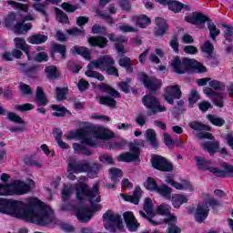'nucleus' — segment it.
Returning a JSON list of instances; mask_svg holds the SVG:
<instances>
[{
    "label": "nucleus",
    "instance_id": "nucleus-64",
    "mask_svg": "<svg viewBox=\"0 0 233 233\" xmlns=\"http://www.w3.org/2000/svg\"><path fill=\"white\" fill-rule=\"evenodd\" d=\"M198 99H199V95L198 94V91L196 89L191 90V96L189 97L190 106H192L194 103H198Z\"/></svg>",
    "mask_w": 233,
    "mask_h": 233
},
{
    "label": "nucleus",
    "instance_id": "nucleus-29",
    "mask_svg": "<svg viewBox=\"0 0 233 233\" xmlns=\"http://www.w3.org/2000/svg\"><path fill=\"white\" fill-rule=\"evenodd\" d=\"M28 43L31 45H41L48 41V36L41 34H36L27 38Z\"/></svg>",
    "mask_w": 233,
    "mask_h": 233
},
{
    "label": "nucleus",
    "instance_id": "nucleus-47",
    "mask_svg": "<svg viewBox=\"0 0 233 233\" xmlns=\"http://www.w3.org/2000/svg\"><path fill=\"white\" fill-rule=\"evenodd\" d=\"M73 148L75 152L78 154H83V156H92L90 150L86 149L85 146L81 144H73Z\"/></svg>",
    "mask_w": 233,
    "mask_h": 233
},
{
    "label": "nucleus",
    "instance_id": "nucleus-34",
    "mask_svg": "<svg viewBox=\"0 0 233 233\" xmlns=\"http://www.w3.org/2000/svg\"><path fill=\"white\" fill-rule=\"evenodd\" d=\"M96 99L100 105H106V106H110V108H116V105H117V102L110 96H98Z\"/></svg>",
    "mask_w": 233,
    "mask_h": 233
},
{
    "label": "nucleus",
    "instance_id": "nucleus-10",
    "mask_svg": "<svg viewBox=\"0 0 233 233\" xmlns=\"http://www.w3.org/2000/svg\"><path fill=\"white\" fill-rule=\"evenodd\" d=\"M89 162L86 160L79 161L72 158L68 162L67 172L70 174H83L88 170Z\"/></svg>",
    "mask_w": 233,
    "mask_h": 233
},
{
    "label": "nucleus",
    "instance_id": "nucleus-20",
    "mask_svg": "<svg viewBox=\"0 0 233 233\" xmlns=\"http://www.w3.org/2000/svg\"><path fill=\"white\" fill-rule=\"evenodd\" d=\"M109 174L111 176V180L113 184H108V188H116V183H119V179L123 177V171L119 168L112 167L109 169Z\"/></svg>",
    "mask_w": 233,
    "mask_h": 233
},
{
    "label": "nucleus",
    "instance_id": "nucleus-16",
    "mask_svg": "<svg viewBox=\"0 0 233 233\" xmlns=\"http://www.w3.org/2000/svg\"><path fill=\"white\" fill-rule=\"evenodd\" d=\"M25 21H34V15H27L22 19V23H17L14 27L15 34H23L32 29V24H25Z\"/></svg>",
    "mask_w": 233,
    "mask_h": 233
},
{
    "label": "nucleus",
    "instance_id": "nucleus-31",
    "mask_svg": "<svg viewBox=\"0 0 233 233\" xmlns=\"http://www.w3.org/2000/svg\"><path fill=\"white\" fill-rule=\"evenodd\" d=\"M99 170H101L100 164L89 162V167H87L86 174L88 177H91L92 179H94V177H97V174H99Z\"/></svg>",
    "mask_w": 233,
    "mask_h": 233
},
{
    "label": "nucleus",
    "instance_id": "nucleus-24",
    "mask_svg": "<svg viewBox=\"0 0 233 233\" xmlns=\"http://www.w3.org/2000/svg\"><path fill=\"white\" fill-rule=\"evenodd\" d=\"M201 147L205 152H208L210 156H214L218 150H219V142L215 141V142H205L201 144Z\"/></svg>",
    "mask_w": 233,
    "mask_h": 233
},
{
    "label": "nucleus",
    "instance_id": "nucleus-28",
    "mask_svg": "<svg viewBox=\"0 0 233 233\" xmlns=\"http://www.w3.org/2000/svg\"><path fill=\"white\" fill-rule=\"evenodd\" d=\"M157 135L156 134V130L147 129L146 131V140L149 142V145L153 147V148H157L159 145L157 144Z\"/></svg>",
    "mask_w": 233,
    "mask_h": 233
},
{
    "label": "nucleus",
    "instance_id": "nucleus-54",
    "mask_svg": "<svg viewBox=\"0 0 233 233\" xmlns=\"http://www.w3.org/2000/svg\"><path fill=\"white\" fill-rule=\"evenodd\" d=\"M16 20H17V17H16V15H15V13H10V14L7 15V16L5 17V26H7V27L12 26V25H14Z\"/></svg>",
    "mask_w": 233,
    "mask_h": 233
},
{
    "label": "nucleus",
    "instance_id": "nucleus-57",
    "mask_svg": "<svg viewBox=\"0 0 233 233\" xmlns=\"http://www.w3.org/2000/svg\"><path fill=\"white\" fill-rule=\"evenodd\" d=\"M209 86L214 88V90H225V84L218 80L210 81Z\"/></svg>",
    "mask_w": 233,
    "mask_h": 233
},
{
    "label": "nucleus",
    "instance_id": "nucleus-39",
    "mask_svg": "<svg viewBox=\"0 0 233 233\" xmlns=\"http://www.w3.org/2000/svg\"><path fill=\"white\" fill-rule=\"evenodd\" d=\"M127 41H128V38L125 35L116 36V48L118 54H126L125 47L119 45V43H127Z\"/></svg>",
    "mask_w": 233,
    "mask_h": 233
},
{
    "label": "nucleus",
    "instance_id": "nucleus-2",
    "mask_svg": "<svg viewBox=\"0 0 233 233\" xmlns=\"http://www.w3.org/2000/svg\"><path fill=\"white\" fill-rule=\"evenodd\" d=\"M76 199L78 201H85L88 199L92 210L88 208H80L76 212V218L81 223H87L92 219V213L101 210V205L96 204L101 201V196L99 195V185L96 183L91 189H88V186L85 183H78L76 185Z\"/></svg>",
    "mask_w": 233,
    "mask_h": 233
},
{
    "label": "nucleus",
    "instance_id": "nucleus-15",
    "mask_svg": "<svg viewBox=\"0 0 233 233\" xmlns=\"http://www.w3.org/2000/svg\"><path fill=\"white\" fill-rule=\"evenodd\" d=\"M123 218L127 228L130 232H136V230L139 228V223L137 222V219H136V217L132 211L125 212L123 214Z\"/></svg>",
    "mask_w": 233,
    "mask_h": 233
},
{
    "label": "nucleus",
    "instance_id": "nucleus-38",
    "mask_svg": "<svg viewBox=\"0 0 233 233\" xmlns=\"http://www.w3.org/2000/svg\"><path fill=\"white\" fill-rule=\"evenodd\" d=\"M155 192H157L166 199H170V194H172V189L167 186H161V187L158 186V187Z\"/></svg>",
    "mask_w": 233,
    "mask_h": 233
},
{
    "label": "nucleus",
    "instance_id": "nucleus-56",
    "mask_svg": "<svg viewBox=\"0 0 233 233\" xmlns=\"http://www.w3.org/2000/svg\"><path fill=\"white\" fill-rule=\"evenodd\" d=\"M7 119H9V121H12L13 123H18V124L25 123L23 121V118H21L19 116H17L15 113H13V112L8 113Z\"/></svg>",
    "mask_w": 233,
    "mask_h": 233
},
{
    "label": "nucleus",
    "instance_id": "nucleus-5",
    "mask_svg": "<svg viewBox=\"0 0 233 233\" xmlns=\"http://www.w3.org/2000/svg\"><path fill=\"white\" fill-rule=\"evenodd\" d=\"M171 66L176 74H185L187 70H197V72H207V67L195 59L184 58L181 60L179 56H175L171 61Z\"/></svg>",
    "mask_w": 233,
    "mask_h": 233
},
{
    "label": "nucleus",
    "instance_id": "nucleus-7",
    "mask_svg": "<svg viewBox=\"0 0 233 233\" xmlns=\"http://www.w3.org/2000/svg\"><path fill=\"white\" fill-rule=\"evenodd\" d=\"M104 228L109 232H115L116 228H123V218L121 215L114 213L112 210H107L103 215Z\"/></svg>",
    "mask_w": 233,
    "mask_h": 233
},
{
    "label": "nucleus",
    "instance_id": "nucleus-18",
    "mask_svg": "<svg viewBox=\"0 0 233 233\" xmlns=\"http://www.w3.org/2000/svg\"><path fill=\"white\" fill-rule=\"evenodd\" d=\"M156 3H159V5H163L164 6L167 5L169 10L171 12H175V14H177L183 10L185 7L183 4L175 1V0H155Z\"/></svg>",
    "mask_w": 233,
    "mask_h": 233
},
{
    "label": "nucleus",
    "instance_id": "nucleus-14",
    "mask_svg": "<svg viewBox=\"0 0 233 233\" xmlns=\"http://www.w3.org/2000/svg\"><path fill=\"white\" fill-rule=\"evenodd\" d=\"M164 98L169 105H174V99H181V89L179 86H167Z\"/></svg>",
    "mask_w": 233,
    "mask_h": 233
},
{
    "label": "nucleus",
    "instance_id": "nucleus-9",
    "mask_svg": "<svg viewBox=\"0 0 233 233\" xmlns=\"http://www.w3.org/2000/svg\"><path fill=\"white\" fill-rule=\"evenodd\" d=\"M142 103L146 108L150 110L147 112V116H156V114L159 112L167 111V107L161 106V104H159V100H157V97L152 95H146L142 98Z\"/></svg>",
    "mask_w": 233,
    "mask_h": 233
},
{
    "label": "nucleus",
    "instance_id": "nucleus-49",
    "mask_svg": "<svg viewBox=\"0 0 233 233\" xmlns=\"http://www.w3.org/2000/svg\"><path fill=\"white\" fill-rule=\"evenodd\" d=\"M207 117L208 121L212 123V125H215V127H223V125H225V119L221 117H218L212 115H208Z\"/></svg>",
    "mask_w": 233,
    "mask_h": 233
},
{
    "label": "nucleus",
    "instance_id": "nucleus-46",
    "mask_svg": "<svg viewBox=\"0 0 233 233\" xmlns=\"http://www.w3.org/2000/svg\"><path fill=\"white\" fill-rule=\"evenodd\" d=\"M170 210H172V207L166 203H163L157 208V214H161L162 216H168V214H170Z\"/></svg>",
    "mask_w": 233,
    "mask_h": 233
},
{
    "label": "nucleus",
    "instance_id": "nucleus-12",
    "mask_svg": "<svg viewBox=\"0 0 233 233\" xmlns=\"http://www.w3.org/2000/svg\"><path fill=\"white\" fill-rule=\"evenodd\" d=\"M152 167L160 172H172L174 167L167 160V158L161 156H155L152 158Z\"/></svg>",
    "mask_w": 233,
    "mask_h": 233
},
{
    "label": "nucleus",
    "instance_id": "nucleus-32",
    "mask_svg": "<svg viewBox=\"0 0 233 233\" xmlns=\"http://www.w3.org/2000/svg\"><path fill=\"white\" fill-rule=\"evenodd\" d=\"M190 128L196 130L197 132H210V127L201 123V122H190Z\"/></svg>",
    "mask_w": 233,
    "mask_h": 233
},
{
    "label": "nucleus",
    "instance_id": "nucleus-30",
    "mask_svg": "<svg viewBox=\"0 0 233 233\" xmlns=\"http://www.w3.org/2000/svg\"><path fill=\"white\" fill-rule=\"evenodd\" d=\"M177 221V218L176 216L171 215L167 220L166 223H167L168 227V233H181V229L176 226V222Z\"/></svg>",
    "mask_w": 233,
    "mask_h": 233
},
{
    "label": "nucleus",
    "instance_id": "nucleus-27",
    "mask_svg": "<svg viewBox=\"0 0 233 233\" xmlns=\"http://www.w3.org/2000/svg\"><path fill=\"white\" fill-rule=\"evenodd\" d=\"M71 54H73V56H76L77 54L78 56H82V57H85V59L90 61V50L85 46H74L71 49Z\"/></svg>",
    "mask_w": 233,
    "mask_h": 233
},
{
    "label": "nucleus",
    "instance_id": "nucleus-13",
    "mask_svg": "<svg viewBox=\"0 0 233 233\" xmlns=\"http://www.w3.org/2000/svg\"><path fill=\"white\" fill-rule=\"evenodd\" d=\"M140 80L142 83H144V86L147 90H150L151 92H156V90H159L161 88V80H158L156 77H148V76L141 73L139 75Z\"/></svg>",
    "mask_w": 233,
    "mask_h": 233
},
{
    "label": "nucleus",
    "instance_id": "nucleus-63",
    "mask_svg": "<svg viewBox=\"0 0 233 233\" xmlns=\"http://www.w3.org/2000/svg\"><path fill=\"white\" fill-rule=\"evenodd\" d=\"M53 110H56L55 113H53V115L56 116L57 117H61L63 116H65V107L61 106H57L55 105L52 106Z\"/></svg>",
    "mask_w": 233,
    "mask_h": 233
},
{
    "label": "nucleus",
    "instance_id": "nucleus-50",
    "mask_svg": "<svg viewBox=\"0 0 233 233\" xmlns=\"http://www.w3.org/2000/svg\"><path fill=\"white\" fill-rule=\"evenodd\" d=\"M55 12L56 14V19L58 23H68V16L61 9L56 8Z\"/></svg>",
    "mask_w": 233,
    "mask_h": 233
},
{
    "label": "nucleus",
    "instance_id": "nucleus-43",
    "mask_svg": "<svg viewBox=\"0 0 233 233\" xmlns=\"http://www.w3.org/2000/svg\"><path fill=\"white\" fill-rule=\"evenodd\" d=\"M33 8L36 12H38L39 14L44 15V17H46V20L48 21V13L46 12L47 7H46V5H44V4H35V5H33Z\"/></svg>",
    "mask_w": 233,
    "mask_h": 233
},
{
    "label": "nucleus",
    "instance_id": "nucleus-52",
    "mask_svg": "<svg viewBox=\"0 0 233 233\" xmlns=\"http://www.w3.org/2000/svg\"><path fill=\"white\" fill-rule=\"evenodd\" d=\"M203 52L208 55V57H212V52L214 51V46L210 41H207L204 43L202 47Z\"/></svg>",
    "mask_w": 233,
    "mask_h": 233
},
{
    "label": "nucleus",
    "instance_id": "nucleus-58",
    "mask_svg": "<svg viewBox=\"0 0 233 233\" xmlns=\"http://www.w3.org/2000/svg\"><path fill=\"white\" fill-rule=\"evenodd\" d=\"M19 88L24 96H32V87L30 86L21 83Z\"/></svg>",
    "mask_w": 233,
    "mask_h": 233
},
{
    "label": "nucleus",
    "instance_id": "nucleus-23",
    "mask_svg": "<svg viewBox=\"0 0 233 233\" xmlns=\"http://www.w3.org/2000/svg\"><path fill=\"white\" fill-rule=\"evenodd\" d=\"M132 19L139 28H147V26L152 23V20L146 15H135Z\"/></svg>",
    "mask_w": 233,
    "mask_h": 233
},
{
    "label": "nucleus",
    "instance_id": "nucleus-35",
    "mask_svg": "<svg viewBox=\"0 0 233 233\" xmlns=\"http://www.w3.org/2000/svg\"><path fill=\"white\" fill-rule=\"evenodd\" d=\"M47 79H57L59 74H57V67L56 66H46L45 69Z\"/></svg>",
    "mask_w": 233,
    "mask_h": 233
},
{
    "label": "nucleus",
    "instance_id": "nucleus-21",
    "mask_svg": "<svg viewBox=\"0 0 233 233\" xmlns=\"http://www.w3.org/2000/svg\"><path fill=\"white\" fill-rule=\"evenodd\" d=\"M15 48L18 50H22L27 56V59L30 60V46L26 44V41L24 40L22 37H16L14 39Z\"/></svg>",
    "mask_w": 233,
    "mask_h": 233
},
{
    "label": "nucleus",
    "instance_id": "nucleus-8",
    "mask_svg": "<svg viewBox=\"0 0 233 233\" xmlns=\"http://www.w3.org/2000/svg\"><path fill=\"white\" fill-rule=\"evenodd\" d=\"M140 147H145V140H135L129 145L130 152H126L118 157V161H124L125 163H130L132 161L139 160Z\"/></svg>",
    "mask_w": 233,
    "mask_h": 233
},
{
    "label": "nucleus",
    "instance_id": "nucleus-40",
    "mask_svg": "<svg viewBox=\"0 0 233 233\" xmlns=\"http://www.w3.org/2000/svg\"><path fill=\"white\" fill-rule=\"evenodd\" d=\"M144 187L147 188V190H151V192H156L157 190V184L156 183V180L152 177H147L146 182H144Z\"/></svg>",
    "mask_w": 233,
    "mask_h": 233
},
{
    "label": "nucleus",
    "instance_id": "nucleus-25",
    "mask_svg": "<svg viewBox=\"0 0 233 233\" xmlns=\"http://www.w3.org/2000/svg\"><path fill=\"white\" fill-rule=\"evenodd\" d=\"M35 103L41 106H46L48 105V100L46 99V94L43 91V87L37 86L35 93Z\"/></svg>",
    "mask_w": 233,
    "mask_h": 233
},
{
    "label": "nucleus",
    "instance_id": "nucleus-26",
    "mask_svg": "<svg viewBox=\"0 0 233 233\" xmlns=\"http://www.w3.org/2000/svg\"><path fill=\"white\" fill-rule=\"evenodd\" d=\"M88 43L91 46H98L99 48H105L108 41L105 36H92L88 38Z\"/></svg>",
    "mask_w": 233,
    "mask_h": 233
},
{
    "label": "nucleus",
    "instance_id": "nucleus-37",
    "mask_svg": "<svg viewBox=\"0 0 233 233\" xmlns=\"http://www.w3.org/2000/svg\"><path fill=\"white\" fill-rule=\"evenodd\" d=\"M166 182L168 185H171V187H174L175 188H177V190H187L190 187V185H187V184H181L179 182H176L173 179H171L170 177H167L166 178Z\"/></svg>",
    "mask_w": 233,
    "mask_h": 233
},
{
    "label": "nucleus",
    "instance_id": "nucleus-61",
    "mask_svg": "<svg viewBox=\"0 0 233 233\" xmlns=\"http://www.w3.org/2000/svg\"><path fill=\"white\" fill-rule=\"evenodd\" d=\"M135 121L139 127H145V125L147 124V116H145V114L143 113H140L137 115Z\"/></svg>",
    "mask_w": 233,
    "mask_h": 233
},
{
    "label": "nucleus",
    "instance_id": "nucleus-60",
    "mask_svg": "<svg viewBox=\"0 0 233 233\" xmlns=\"http://www.w3.org/2000/svg\"><path fill=\"white\" fill-rule=\"evenodd\" d=\"M222 26L223 28H226L225 38L229 42L232 41L230 37L233 36V27L231 25H227L225 24H223Z\"/></svg>",
    "mask_w": 233,
    "mask_h": 233
},
{
    "label": "nucleus",
    "instance_id": "nucleus-19",
    "mask_svg": "<svg viewBox=\"0 0 233 233\" xmlns=\"http://www.w3.org/2000/svg\"><path fill=\"white\" fill-rule=\"evenodd\" d=\"M141 187H137L133 193V196H127L125 194H120V196L125 199V201H129V203H133L134 205H139V200L141 199Z\"/></svg>",
    "mask_w": 233,
    "mask_h": 233
},
{
    "label": "nucleus",
    "instance_id": "nucleus-59",
    "mask_svg": "<svg viewBox=\"0 0 233 233\" xmlns=\"http://www.w3.org/2000/svg\"><path fill=\"white\" fill-rule=\"evenodd\" d=\"M130 81V78H127V82L118 83L120 90H122V92H125V94H128V92H130V86L128 85Z\"/></svg>",
    "mask_w": 233,
    "mask_h": 233
},
{
    "label": "nucleus",
    "instance_id": "nucleus-48",
    "mask_svg": "<svg viewBox=\"0 0 233 233\" xmlns=\"http://www.w3.org/2000/svg\"><path fill=\"white\" fill-rule=\"evenodd\" d=\"M100 88H101V90H105V92L109 94V96H112V97H119L120 96L119 92H117L114 88L110 87V86H108L106 84H101Z\"/></svg>",
    "mask_w": 233,
    "mask_h": 233
},
{
    "label": "nucleus",
    "instance_id": "nucleus-6",
    "mask_svg": "<svg viewBox=\"0 0 233 233\" xmlns=\"http://www.w3.org/2000/svg\"><path fill=\"white\" fill-rule=\"evenodd\" d=\"M114 65H116V61H114V58L108 56H105L88 64V70L86 72V76L87 77H94L98 81H105V76L101 75V73L92 71V69L97 68L99 70H106L107 68L114 66Z\"/></svg>",
    "mask_w": 233,
    "mask_h": 233
},
{
    "label": "nucleus",
    "instance_id": "nucleus-36",
    "mask_svg": "<svg viewBox=\"0 0 233 233\" xmlns=\"http://www.w3.org/2000/svg\"><path fill=\"white\" fill-rule=\"evenodd\" d=\"M208 29L209 30V35L213 41H216V37L221 34V31L216 26L213 22L208 23Z\"/></svg>",
    "mask_w": 233,
    "mask_h": 233
},
{
    "label": "nucleus",
    "instance_id": "nucleus-44",
    "mask_svg": "<svg viewBox=\"0 0 233 233\" xmlns=\"http://www.w3.org/2000/svg\"><path fill=\"white\" fill-rule=\"evenodd\" d=\"M74 192V187L72 186H64L62 190V199L63 201H68Z\"/></svg>",
    "mask_w": 233,
    "mask_h": 233
},
{
    "label": "nucleus",
    "instance_id": "nucleus-51",
    "mask_svg": "<svg viewBox=\"0 0 233 233\" xmlns=\"http://www.w3.org/2000/svg\"><path fill=\"white\" fill-rule=\"evenodd\" d=\"M53 50L54 52H57L58 54H60L63 59L66 57V47L65 46L55 44L53 45Z\"/></svg>",
    "mask_w": 233,
    "mask_h": 233
},
{
    "label": "nucleus",
    "instance_id": "nucleus-41",
    "mask_svg": "<svg viewBox=\"0 0 233 233\" xmlns=\"http://www.w3.org/2000/svg\"><path fill=\"white\" fill-rule=\"evenodd\" d=\"M227 97V95L225 93L222 94H218L216 93L213 96V102L216 106H218V108H223L224 106V102L223 99Z\"/></svg>",
    "mask_w": 233,
    "mask_h": 233
},
{
    "label": "nucleus",
    "instance_id": "nucleus-33",
    "mask_svg": "<svg viewBox=\"0 0 233 233\" xmlns=\"http://www.w3.org/2000/svg\"><path fill=\"white\" fill-rule=\"evenodd\" d=\"M171 201L175 208H179L183 203H187V201H188V198H187L185 195H174Z\"/></svg>",
    "mask_w": 233,
    "mask_h": 233
},
{
    "label": "nucleus",
    "instance_id": "nucleus-11",
    "mask_svg": "<svg viewBox=\"0 0 233 233\" xmlns=\"http://www.w3.org/2000/svg\"><path fill=\"white\" fill-rule=\"evenodd\" d=\"M208 212H210L208 204L205 202L199 203L197 208H191L188 209V214H195V219L198 223H203L206 218H208Z\"/></svg>",
    "mask_w": 233,
    "mask_h": 233
},
{
    "label": "nucleus",
    "instance_id": "nucleus-55",
    "mask_svg": "<svg viewBox=\"0 0 233 233\" xmlns=\"http://www.w3.org/2000/svg\"><path fill=\"white\" fill-rule=\"evenodd\" d=\"M11 6H14L17 10H23V12H28V5L14 2V1H7Z\"/></svg>",
    "mask_w": 233,
    "mask_h": 233
},
{
    "label": "nucleus",
    "instance_id": "nucleus-22",
    "mask_svg": "<svg viewBox=\"0 0 233 233\" xmlns=\"http://www.w3.org/2000/svg\"><path fill=\"white\" fill-rule=\"evenodd\" d=\"M156 27H155V35H164L167 32L168 25H167V21L164 18L157 17L156 18Z\"/></svg>",
    "mask_w": 233,
    "mask_h": 233
},
{
    "label": "nucleus",
    "instance_id": "nucleus-62",
    "mask_svg": "<svg viewBox=\"0 0 233 233\" xmlns=\"http://www.w3.org/2000/svg\"><path fill=\"white\" fill-rule=\"evenodd\" d=\"M62 8L66 12L72 13V12H76V10H77V5H74L70 4V3L64 2L62 4Z\"/></svg>",
    "mask_w": 233,
    "mask_h": 233
},
{
    "label": "nucleus",
    "instance_id": "nucleus-53",
    "mask_svg": "<svg viewBox=\"0 0 233 233\" xmlns=\"http://www.w3.org/2000/svg\"><path fill=\"white\" fill-rule=\"evenodd\" d=\"M15 110H18L19 112H26L28 110H34L35 106L34 105L30 103L23 104V105H15Z\"/></svg>",
    "mask_w": 233,
    "mask_h": 233
},
{
    "label": "nucleus",
    "instance_id": "nucleus-42",
    "mask_svg": "<svg viewBox=\"0 0 233 233\" xmlns=\"http://www.w3.org/2000/svg\"><path fill=\"white\" fill-rule=\"evenodd\" d=\"M144 210L147 216H154V204H152V199L150 198L145 199Z\"/></svg>",
    "mask_w": 233,
    "mask_h": 233
},
{
    "label": "nucleus",
    "instance_id": "nucleus-45",
    "mask_svg": "<svg viewBox=\"0 0 233 233\" xmlns=\"http://www.w3.org/2000/svg\"><path fill=\"white\" fill-rule=\"evenodd\" d=\"M56 92L57 101H64V99H66L68 87H56Z\"/></svg>",
    "mask_w": 233,
    "mask_h": 233
},
{
    "label": "nucleus",
    "instance_id": "nucleus-17",
    "mask_svg": "<svg viewBox=\"0 0 233 233\" xmlns=\"http://www.w3.org/2000/svg\"><path fill=\"white\" fill-rule=\"evenodd\" d=\"M185 20L191 25H205L207 21L210 23V18L202 13H193L191 16H186Z\"/></svg>",
    "mask_w": 233,
    "mask_h": 233
},
{
    "label": "nucleus",
    "instance_id": "nucleus-4",
    "mask_svg": "<svg viewBox=\"0 0 233 233\" xmlns=\"http://www.w3.org/2000/svg\"><path fill=\"white\" fill-rule=\"evenodd\" d=\"M195 160L199 170H209V172L217 176V177H233V166L228 165L226 162L221 165L225 170H219L211 167L212 162L205 159L203 157H196Z\"/></svg>",
    "mask_w": 233,
    "mask_h": 233
},
{
    "label": "nucleus",
    "instance_id": "nucleus-1",
    "mask_svg": "<svg viewBox=\"0 0 233 233\" xmlns=\"http://www.w3.org/2000/svg\"><path fill=\"white\" fill-rule=\"evenodd\" d=\"M34 185L33 180H29V183L15 180L10 184H0V196H13V194L23 196L28 194ZM0 212L40 227H46L54 221V211L37 198H28L25 204L21 201L0 198Z\"/></svg>",
    "mask_w": 233,
    "mask_h": 233
},
{
    "label": "nucleus",
    "instance_id": "nucleus-3",
    "mask_svg": "<svg viewBox=\"0 0 233 233\" xmlns=\"http://www.w3.org/2000/svg\"><path fill=\"white\" fill-rule=\"evenodd\" d=\"M75 137H79L82 142L89 147H96L98 139H110L114 137V133L106 128L97 129L81 128L75 133Z\"/></svg>",
    "mask_w": 233,
    "mask_h": 233
}]
</instances>
